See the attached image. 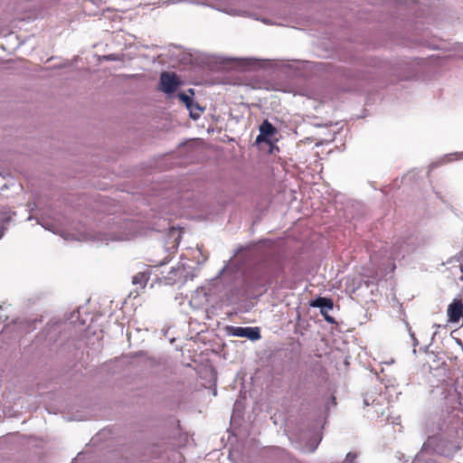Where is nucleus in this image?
<instances>
[{
	"instance_id": "1",
	"label": "nucleus",
	"mask_w": 463,
	"mask_h": 463,
	"mask_svg": "<svg viewBox=\"0 0 463 463\" xmlns=\"http://www.w3.org/2000/svg\"><path fill=\"white\" fill-rule=\"evenodd\" d=\"M239 253H245V257L251 260L246 270L242 271L241 267L229 261L218 272V277L227 282L241 277L244 284V295L265 288L284 273L286 256L269 239L251 241L245 245H240L234 255Z\"/></svg>"
},
{
	"instance_id": "2",
	"label": "nucleus",
	"mask_w": 463,
	"mask_h": 463,
	"mask_svg": "<svg viewBox=\"0 0 463 463\" xmlns=\"http://www.w3.org/2000/svg\"><path fill=\"white\" fill-rule=\"evenodd\" d=\"M428 437L412 463H438L436 458L452 459L463 446V421L454 410H440L426 420Z\"/></svg>"
},
{
	"instance_id": "3",
	"label": "nucleus",
	"mask_w": 463,
	"mask_h": 463,
	"mask_svg": "<svg viewBox=\"0 0 463 463\" xmlns=\"http://www.w3.org/2000/svg\"><path fill=\"white\" fill-rule=\"evenodd\" d=\"M387 65L373 60L372 64L358 62L352 67L339 66L337 74L343 82V91H362L371 81L381 80L386 73Z\"/></svg>"
},
{
	"instance_id": "4",
	"label": "nucleus",
	"mask_w": 463,
	"mask_h": 463,
	"mask_svg": "<svg viewBox=\"0 0 463 463\" xmlns=\"http://www.w3.org/2000/svg\"><path fill=\"white\" fill-rule=\"evenodd\" d=\"M66 322L61 320H51L44 328L39 332L31 345L28 346L27 352L33 358H41L48 356L56 349L58 345L67 337L62 335L65 329Z\"/></svg>"
},
{
	"instance_id": "5",
	"label": "nucleus",
	"mask_w": 463,
	"mask_h": 463,
	"mask_svg": "<svg viewBox=\"0 0 463 463\" xmlns=\"http://www.w3.org/2000/svg\"><path fill=\"white\" fill-rule=\"evenodd\" d=\"M195 277V270L193 267L185 263H180L178 266L171 268L165 277V280L167 285L179 283L180 286H183L188 280H193Z\"/></svg>"
},
{
	"instance_id": "6",
	"label": "nucleus",
	"mask_w": 463,
	"mask_h": 463,
	"mask_svg": "<svg viewBox=\"0 0 463 463\" xmlns=\"http://www.w3.org/2000/svg\"><path fill=\"white\" fill-rule=\"evenodd\" d=\"M182 82L175 72L164 71L160 75L158 89L168 98H175Z\"/></svg>"
},
{
	"instance_id": "7",
	"label": "nucleus",
	"mask_w": 463,
	"mask_h": 463,
	"mask_svg": "<svg viewBox=\"0 0 463 463\" xmlns=\"http://www.w3.org/2000/svg\"><path fill=\"white\" fill-rule=\"evenodd\" d=\"M27 211L30 215L27 221L35 220L37 224L41 225L46 231L55 232L54 225L49 222V219H52V215L44 209H40L35 202L27 203Z\"/></svg>"
},
{
	"instance_id": "8",
	"label": "nucleus",
	"mask_w": 463,
	"mask_h": 463,
	"mask_svg": "<svg viewBox=\"0 0 463 463\" xmlns=\"http://www.w3.org/2000/svg\"><path fill=\"white\" fill-rule=\"evenodd\" d=\"M224 330L228 336L246 338L251 342L259 341L261 338L259 326H226Z\"/></svg>"
},
{
	"instance_id": "9",
	"label": "nucleus",
	"mask_w": 463,
	"mask_h": 463,
	"mask_svg": "<svg viewBox=\"0 0 463 463\" xmlns=\"http://www.w3.org/2000/svg\"><path fill=\"white\" fill-rule=\"evenodd\" d=\"M311 307H317L319 309L321 316L324 319L331 325H335V318L329 314V311L334 308V300L330 297L317 296L308 302Z\"/></svg>"
},
{
	"instance_id": "10",
	"label": "nucleus",
	"mask_w": 463,
	"mask_h": 463,
	"mask_svg": "<svg viewBox=\"0 0 463 463\" xmlns=\"http://www.w3.org/2000/svg\"><path fill=\"white\" fill-rule=\"evenodd\" d=\"M277 133V128L272 123H270L269 119H264L259 126V135L255 139V145H271L273 143V137Z\"/></svg>"
},
{
	"instance_id": "11",
	"label": "nucleus",
	"mask_w": 463,
	"mask_h": 463,
	"mask_svg": "<svg viewBox=\"0 0 463 463\" xmlns=\"http://www.w3.org/2000/svg\"><path fill=\"white\" fill-rule=\"evenodd\" d=\"M448 321L458 327L463 326V300L454 298L448 306L447 309Z\"/></svg>"
},
{
	"instance_id": "12",
	"label": "nucleus",
	"mask_w": 463,
	"mask_h": 463,
	"mask_svg": "<svg viewBox=\"0 0 463 463\" xmlns=\"http://www.w3.org/2000/svg\"><path fill=\"white\" fill-rule=\"evenodd\" d=\"M364 405L372 406V418H379L384 415V404L383 403V397L381 395H369L364 397Z\"/></svg>"
},
{
	"instance_id": "13",
	"label": "nucleus",
	"mask_w": 463,
	"mask_h": 463,
	"mask_svg": "<svg viewBox=\"0 0 463 463\" xmlns=\"http://www.w3.org/2000/svg\"><path fill=\"white\" fill-rule=\"evenodd\" d=\"M15 216V213L7 206H0V240L5 235L8 225Z\"/></svg>"
},
{
	"instance_id": "14",
	"label": "nucleus",
	"mask_w": 463,
	"mask_h": 463,
	"mask_svg": "<svg viewBox=\"0 0 463 463\" xmlns=\"http://www.w3.org/2000/svg\"><path fill=\"white\" fill-rule=\"evenodd\" d=\"M316 430L314 434L308 440V448L310 452H314L322 440V430L324 429V424L321 419H318L316 421Z\"/></svg>"
},
{
	"instance_id": "15",
	"label": "nucleus",
	"mask_w": 463,
	"mask_h": 463,
	"mask_svg": "<svg viewBox=\"0 0 463 463\" xmlns=\"http://www.w3.org/2000/svg\"><path fill=\"white\" fill-rule=\"evenodd\" d=\"M95 241L101 244H108L109 241H122L123 239L113 232H97L94 234Z\"/></svg>"
},
{
	"instance_id": "16",
	"label": "nucleus",
	"mask_w": 463,
	"mask_h": 463,
	"mask_svg": "<svg viewBox=\"0 0 463 463\" xmlns=\"http://www.w3.org/2000/svg\"><path fill=\"white\" fill-rule=\"evenodd\" d=\"M459 158H463V153H451V154H447L445 155L443 157H441L440 159L437 160V161H434L432 163H430L429 168L430 170H432L439 165H442L448 162H450V161H453V160H458Z\"/></svg>"
},
{
	"instance_id": "17",
	"label": "nucleus",
	"mask_w": 463,
	"mask_h": 463,
	"mask_svg": "<svg viewBox=\"0 0 463 463\" xmlns=\"http://www.w3.org/2000/svg\"><path fill=\"white\" fill-rule=\"evenodd\" d=\"M194 90L188 89L186 91L178 92L175 97L179 99V101L186 106H191L192 101L194 99Z\"/></svg>"
},
{
	"instance_id": "18",
	"label": "nucleus",
	"mask_w": 463,
	"mask_h": 463,
	"mask_svg": "<svg viewBox=\"0 0 463 463\" xmlns=\"http://www.w3.org/2000/svg\"><path fill=\"white\" fill-rule=\"evenodd\" d=\"M185 108L189 111L190 118L194 120H197L200 118L201 113L204 110V108H203L194 99L192 101L191 106H186Z\"/></svg>"
},
{
	"instance_id": "19",
	"label": "nucleus",
	"mask_w": 463,
	"mask_h": 463,
	"mask_svg": "<svg viewBox=\"0 0 463 463\" xmlns=\"http://www.w3.org/2000/svg\"><path fill=\"white\" fill-rule=\"evenodd\" d=\"M409 251L410 250L407 249V246L404 247L403 245H400V242L397 240L393 244V250L391 252V255L393 259H399L400 257L404 258L405 253H408Z\"/></svg>"
},
{
	"instance_id": "20",
	"label": "nucleus",
	"mask_w": 463,
	"mask_h": 463,
	"mask_svg": "<svg viewBox=\"0 0 463 463\" xmlns=\"http://www.w3.org/2000/svg\"><path fill=\"white\" fill-rule=\"evenodd\" d=\"M66 321H68L69 324H71V325L80 324V325L83 326L85 324L84 320L80 319V310L79 309L73 310L70 314V316H68L66 317Z\"/></svg>"
},
{
	"instance_id": "21",
	"label": "nucleus",
	"mask_w": 463,
	"mask_h": 463,
	"mask_svg": "<svg viewBox=\"0 0 463 463\" xmlns=\"http://www.w3.org/2000/svg\"><path fill=\"white\" fill-rule=\"evenodd\" d=\"M148 279L146 274L138 273L133 277L132 283L137 285H140L141 287H145Z\"/></svg>"
},
{
	"instance_id": "22",
	"label": "nucleus",
	"mask_w": 463,
	"mask_h": 463,
	"mask_svg": "<svg viewBox=\"0 0 463 463\" xmlns=\"http://www.w3.org/2000/svg\"><path fill=\"white\" fill-rule=\"evenodd\" d=\"M405 324H406V326H407V328H408V331H409L410 336H411V340H412V345H413V346H414L413 353H414V354H416V349H415V347L419 345V341H418V339L416 338L415 334L411 331V326H409V324H408L407 322H406Z\"/></svg>"
},
{
	"instance_id": "23",
	"label": "nucleus",
	"mask_w": 463,
	"mask_h": 463,
	"mask_svg": "<svg viewBox=\"0 0 463 463\" xmlns=\"http://www.w3.org/2000/svg\"><path fill=\"white\" fill-rule=\"evenodd\" d=\"M104 60L109 61H121L120 55L117 53H109L103 56Z\"/></svg>"
},
{
	"instance_id": "24",
	"label": "nucleus",
	"mask_w": 463,
	"mask_h": 463,
	"mask_svg": "<svg viewBox=\"0 0 463 463\" xmlns=\"http://www.w3.org/2000/svg\"><path fill=\"white\" fill-rule=\"evenodd\" d=\"M356 458H357L356 453L349 452L346 454L345 460L341 463H355Z\"/></svg>"
},
{
	"instance_id": "25",
	"label": "nucleus",
	"mask_w": 463,
	"mask_h": 463,
	"mask_svg": "<svg viewBox=\"0 0 463 463\" xmlns=\"http://www.w3.org/2000/svg\"><path fill=\"white\" fill-rule=\"evenodd\" d=\"M36 322V320H33V321H25L24 322V325H25V332L28 333L33 329H35V326H33L32 324H34Z\"/></svg>"
},
{
	"instance_id": "26",
	"label": "nucleus",
	"mask_w": 463,
	"mask_h": 463,
	"mask_svg": "<svg viewBox=\"0 0 463 463\" xmlns=\"http://www.w3.org/2000/svg\"><path fill=\"white\" fill-rule=\"evenodd\" d=\"M216 9L220 10V11H222L223 13L229 14H238V12L235 9L232 8V7L224 8V9H221L219 7H216Z\"/></svg>"
},
{
	"instance_id": "27",
	"label": "nucleus",
	"mask_w": 463,
	"mask_h": 463,
	"mask_svg": "<svg viewBox=\"0 0 463 463\" xmlns=\"http://www.w3.org/2000/svg\"><path fill=\"white\" fill-rule=\"evenodd\" d=\"M345 61H356L358 58L354 53H348L346 56L343 57Z\"/></svg>"
},
{
	"instance_id": "28",
	"label": "nucleus",
	"mask_w": 463,
	"mask_h": 463,
	"mask_svg": "<svg viewBox=\"0 0 463 463\" xmlns=\"http://www.w3.org/2000/svg\"><path fill=\"white\" fill-rule=\"evenodd\" d=\"M437 332H434L432 336H431V342L430 345H424L423 347H420V350L423 352V353H428L429 351V348L430 346V345L432 344L434 338H435V335H436Z\"/></svg>"
},
{
	"instance_id": "29",
	"label": "nucleus",
	"mask_w": 463,
	"mask_h": 463,
	"mask_svg": "<svg viewBox=\"0 0 463 463\" xmlns=\"http://www.w3.org/2000/svg\"><path fill=\"white\" fill-rule=\"evenodd\" d=\"M172 233V236H175V234L177 235L176 238H175V241H177V243L179 242V239H180V232H177L175 229H171V232Z\"/></svg>"
},
{
	"instance_id": "30",
	"label": "nucleus",
	"mask_w": 463,
	"mask_h": 463,
	"mask_svg": "<svg viewBox=\"0 0 463 463\" xmlns=\"http://www.w3.org/2000/svg\"><path fill=\"white\" fill-rule=\"evenodd\" d=\"M3 311H4V307L3 306H0V322L4 319H7L8 317L6 314H3Z\"/></svg>"
},
{
	"instance_id": "31",
	"label": "nucleus",
	"mask_w": 463,
	"mask_h": 463,
	"mask_svg": "<svg viewBox=\"0 0 463 463\" xmlns=\"http://www.w3.org/2000/svg\"><path fill=\"white\" fill-rule=\"evenodd\" d=\"M301 322H303V319H302L300 312L298 311L297 316H296V324L299 325Z\"/></svg>"
},
{
	"instance_id": "32",
	"label": "nucleus",
	"mask_w": 463,
	"mask_h": 463,
	"mask_svg": "<svg viewBox=\"0 0 463 463\" xmlns=\"http://www.w3.org/2000/svg\"><path fill=\"white\" fill-rule=\"evenodd\" d=\"M234 61H236V62L238 63V65L241 66V67H244L245 66V62L246 61H242V60H239V59H234Z\"/></svg>"
},
{
	"instance_id": "33",
	"label": "nucleus",
	"mask_w": 463,
	"mask_h": 463,
	"mask_svg": "<svg viewBox=\"0 0 463 463\" xmlns=\"http://www.w3.org/2000/svg\"><path fill=\"white\" fill-rule=\"evenodd\" d=\"M170 261V259L168 257H165L164 260L160 261V265H165Z\"/></svg>"
},
{
	"instance_id": "34",
	"label": "nucleus",
	"mask_w": 463,
	"mask_h": 463,
	"mask_svg": "<svg viewBox=\"0 0 463 463\" xmlns=\"http://www.w3.org/2000/svg\"><path fill=\"white\" fill-rule=\"evenodd\" d=\"M455 342L458 345L463 348V342L459 338H455Z\"/></svg>"
},
{
	"instance_id": "35",
	"label": "nucleus",
	"mask_w": 463,
	"mask_h": 463,
	"mask_svg": "<svg viewBox=\"0 0 463 463\" xmlns=\"http://www.w3.org/2000/svg\"><path fill=\"white\" fill-rule=\"evenodd\" d=\"M178 2H180V0H167V1H165V3H167V4H176Z\"/></svg>"
},
{
	"instance_id": "36",
	"label": "nucleus",
	"mask_w": 463,
	"mask_h": 463,
	"mask_svg": "<svg viewBox=\"0 0 463 463\" xmlns=\"http://www.w3.org/2000/svg\"><path fill=\"white\" fill-rule=\"evenodd\" d=\"M127 335H128V341L130 342V341H131V338H132V336H133V332H132V331L128 332V333L127 334Z\"/></svg>"
},
{
	"instance_id": "37",
	"label": "nucleus",
	"mask_w": 463,
	"mask_h": 463,
	"mask_svg": "<svg viewBox=\"0 0 463 463\" xmlns=\"http://www.w3.org/2000/svg\"><path fill=\"white\" fill-rule=\"evenodd\" d=\"M188 142H189V141H186V142H181V143L178 145V147H179V148H181V147H183V146H186V145H187V143H188Z\"/></svg>"
},
{
	"instance_id": "38",
	"label": "nucleus",
	"mask_w": 463,
	"mask_h": 463,
	"mask_svg": "<svg viewBox=\"0 0 463 463\" xmlns=\"http://www.w3.org/2000/svg\"><path fill=\"white\" fill-rule=\"evenodd\" d=\"M460 271H461L462 275L460 276L459 280L463 281V265H460Z\"/></svg>"
},
{
	"instance_id": "39",
	"label": "nucleus",
	"mask_w": 463,
	"mask_h": 463,
	"mask_svg": "<svg viewBox=\"0 0 463 463\" xmlns=\"http://www.w3.org/2000/svg\"><path fill=\"white\" fill-rule=\"evenodd\" d=\"M330 400H331L332 404L335 405V398L334 396H331Z\"/></svg>"
},
{
	"instance_id": "40",
	"label": "nucleus",
	"mask_w": 463,
	"mask_h": 463,
	"mask_svg": "<svg viewBox=\"0 0 463 463\" xmlns=\"http://www.w3.org/2000/svg\"><path fill=\"white\" fill-rule=\"evenodd\" d=\"M144 354V352H143V351L137 352V353H135V354L133 355V357H134V356H137V355H141V354Z\"/></svg>"
},
{
	"instance_id": "41",
	"label": "nucleus",
	"mask_w": 463,
	"mask_h": 463,
	"mask_svg": "<svg viewBox=\"0 0 463 463\" xmlns=\"http://www.w3.org/2000/svg\"><path fill=\"white\" fill-rule=\"evenodd\" d=\"M325 410L327 411L329 410L328 403L325 405Z\"/></svg>"
},
{
	"instance_id": "42",
	"label": "nucleus",
	"mask_w": 463,
	"mask_h": 463,
	"mask_svg": "<svg viewBox=\"0 0 463 463\" xmlns=\"http://www.w3.org/2000/svg\"><path fill=\"white\" fill-rule=\"evenodd\" d=\"M367 413H370L369 416L372 414L371 410L367 411Z\"/></svg>"
},
{
	"instance_id": "43",
	"label": "nucleus",
	"mask_w": 463,
	"mask_h": 463,
	"mask_svg": "<svg viewBox=\"0 0 463 463\" xmlns=\"http://www.w3.org/2000/svg\"><path fill=\"white\" fill-rule=\"evenodd\" d=\"M367 413H370L369 416L372 414L371 410L367 411Z\"/></svg>"
},
{
	"instance_id": "44",
	"label": "nucleus",
	"mask_w": 463,
	"mask_h": 463,
	"mask_svg": "<svg viewBox=\"0 0 463 463\" xmlns=\"http://www.w3.org/2000/svg\"><path fill=\"white\" fill-rule=\"evenodd\" d=\"M262 21H263L265 24H268V23H269V22H268V20H266V19H265V20H262Z\"/></svg>"
},
{
	"instance_id": "45",
	"label": "nucleus",
	"mask_w": 463,
	"mask_h": 463,
	"mask_svg": "<svg viewBox=\"0 0 463 463\" xmlns=\"http://www.w3.org/2000/svg\"><path fill=\"white\" fill-rule=\"evenodd\" d=\"M140 332L139 329H136V333L138 334Z\"/></svg>"
},
{
	"instance_id": "46",
	"label": "nucleus",
	"mask_w": 463,
	"mask_h": 463,
	"mask_svg": "<svg viewBox=\"0 0 463 463\" xmlns=\"http://www.w3.org/2000/svg\"><path fill=\"white\" fill-rule=\"evenodd\" d=\"M217 394V392L216 390L213 391V395H216Z\"/></svg>"
}]
</instances>
